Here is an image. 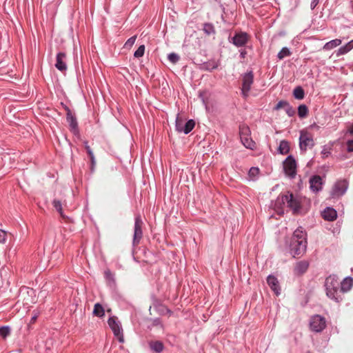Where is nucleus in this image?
<instances>
[{"label": "nucleus", "mask_w": 353, "mask_h": 353, "mask_svg": "<svg viewBox=\"0 0 353 353\" xmlns=\"http://www.w3.org/2000/svg\"><path fill=\"white\" fill-rule=\"evenodd\" d=\"M253 82L254 74L252 70H250L242 75L241 93L245 97L248 95Z\"/></svg>", "instance_id": "f8f14e48"}, {"label": "nucleus", "mask_w": 353, "mask_h": 353, "mask_svg": "<svg viewBox=\"0 0 353 353\" xmlns=\"http://www.w3.org/2000/svg\"><path fill=\"white\" fill-rule=\"evenodd\" d=\"M347 132L350 134L353 135V123L349 127V128L347 130Z\"/></svg>", "instance_id": "3c124183"}, {"label": "nucleus", "mask_w": 353, "mask_h": 353, "mask_svg": "<svg viewBox=\"0 0 353 353\" xmlns=\"http://www.w3.org/2000/svg\"><path fill=\"white\" fill-rule=\"evenodd\" d=\"M259 169L258 168L252 167L248 172V175H249L250 178L254 180L256 176L259 174Z\"/></svg>", "instance_id": "4c0bfd02"}, {"label": "nucleus", "mask_w": 353, "mask_h": 353, "mask_svg": "<svg viewBox=\"0 0 353 353\" xmlns=\"http://www.w3.org/2000/svg\"><path fill=\"white\" fill-rule=\"evenodd\" d=\"M239 57L241 59H244L247 55V51L243 48H239Z\"/></svg>", "instance_id": "c03bdc74"}, {"label": "nucleus", "mask_w": 353, "mask_h": 353, "mask_svg": "<svg viewBox=\"0 0 353 353\" xmlns=\"http://www.w3.org/2000/svg\"><path fill=\"white\" fill-rule=\"evenodd\" d=\"M66 54L63 52H59L56 55V68L61 72H65L67 70V64H66Z\"/></svg>", "instance_id": "4468645a"}, {"label": "nucleus", "mask_w": 353, "mask_h": 353, "mask_svg": "<svg viewBox=\"0 0 353 353\" xmlns=\"http://www.w3.org/2000/svg\"><path fill=\"white\" fill-rule=\"evenodd\" d=\"M251 135V131L248 125L246 124H241L239 125V136L240 139Z\"/></svg>", "instance_id": "cd10ccee"}, {"label": "nucleus", "mask_w": 353, "mask_h": 353, "mask_svg": "<svg viewBox=\"0 0 353 353\" xmlns=\"http://www.w3.org/2000/svg\"><path fill=\"white\" fill-rule=\"evenodd\" d=\"M108 323L110 328L114 333V336L117 339L119 343L124 342L123 331L121 322L118 320L117 317L112 316L108 320Z\"/></svg>", "instance_id": "20e7f679"}, {"label": "nucleus", "mask_w": 353, "mask_h": 353, "mask_svg": "<svg viewBox=\"0 0 353 353\" xmlns=\"http://www.w3.org/2000/svg\"><path fill=\"white\" fill-rule=\"evenodd\" d=\"M342 41L340 39H335L327 42L323 46V50H330L341 44Z\"/></svg>", "instance_id": "393cba45"}, {"label": "nucleus", "mask_w": 353, "mask_h": 353, "mask_svg": "<svg viewBox=\"0 0 353 353\" xmlns=\"http://www.w3.org/2000/svg\"><path fill=\"white\" fill-rule=\"evenodd\" d=\"M66 121L69 124L71 132L74 135H79V130L76 116L73 114L66 115Z\"/></svg>", "instance_id": "2eb2a0df"}, {"label": "nucleus", "mask_w": 353, "mask_h": 353, "mask_svg": "<svg viewBox=\"0 0 353 353\" xmlns=\"http://www.w3.org/2000/svg\"><path fill=\"white\" fill-rule=\"evenodd\" d=\"M148 344L150 348L156 353H161L164 349V345L161 341H151Z\"/></svg>", "instance_id": "412c9836"}, {"label": "nucleus", "mask_w": 353, "mask_h": 353, "mask_svg": "<svg viewBox=\"0 0 353 353\" xmlns=\"http://www.w3.org/2000/svg\"><path fill=\"white\" fill-rule=\"evenodd\" d=\"M284 109L286 114L290 117H294L296 114L295 109L289 103H288Z\"/></svg>", "instance_id": "c9c22d12"}, {"label": "nucleus", "mask_w": 353, "mask_h": 353, "mask_svg": "<svg viewBox=\"0 0 353 353\" xmlns=\"http://www.w3.org/2000/svg\"><path fill=\"white\" fill-rule=\"evenodd\" d=\"M37 316L36 315L32 316V319H31V322H34L37 319Z\"/></svg>", "instance_id": "864d4df0"}, {"label": "nucleus", "mask_w": 353, "mask_h": 353, "mask_svg": "<svg viewBox=\"0 0 353 353\" xmlns=\"http://www.w3.org/2000/svg\"><path fill=\"white\" fill-rule=\"evenodd\" d=\"M307 353H310V352H307Z\"/></svg>", "instance_id": "5fc2aeb1"}, {"label": "nucleus", "mask_w": 353, "mask_h": 353, "mask_svg": "<svg viewBox=\"0 0 353 353\" xmlns=\"http://www.w3.org/2000/svg\"><path fill=\"white\" fill-rule=\"evenodd\" d=\"M321 154L325 157H327L329 155H330L331 152L328 148L324 146L321 151Z\"/></svg>", "instance_id": "49530a36"}, {"label": "nucleus", "mask_w": 353, "mask_h": 353, "mask_svg": "<svg viewBox=\"0 0 353 353\" xmlns=\"http://www.w3.org/2000/svg\"><path fill=\"white\" fill-rule=\"evenodd\" d=\"M293 96L296 99H303L305 97V92L303 88L301 86L296 87L293 90Z\"/></svg>", "instance_id": "c756f323"}, {"label": "nucleus", "mask_w": 353, "mask_h": 353, "mask_svg": "<svg viewBox=\"0 0 353 353\" xmlns=\"http://www.w3.org/2000/svg\"><path fill=\"white\" fill-rule=\"evenodd\" d=\"M136 39H137L136 35L131 37L126 41V42L124 44V47L125 48H132V46L134 44Z\"/></svg>", "instance_id": "a19ab883"}, {"label": "nucleus", "mask_w": 353, "mask_h": 353, "mask_svg": "<svg viewBox=\"0 0 353 353\" xmlns=\"http://www.w3.org/2000/svg\"><path fill=\"white\" fill-rule=\"evenodd\" d=\"M288 101H279L277 104L274 107L273 110H279L280 108H285L286 105L288 104Z\"/></svg>", "instance_id": "79ce46f5"}, {"label": "nucleus", "mask_w": 353, "mask_h": 353, "mask_svg": "<svg viewBox=\"0 0 353 353\" xmlns=\"http://www.w3.org/2000/svg\"><path fill=\"white\" fill-rule=\"evenodd\" d=\"M61 105L63 107L64 110L66 111V115L72 114L71 110L69 108L68 105H65L63 103H61Z\"/></svg>", "instance_id": "8fccbe9b"}, {"label": "nucleus", "mask_w": 353, "mask_h": 353, "mask_svg": "<svg viewBox=\"0 0 353 353\" xmlns=\"http://www.w3.org/2000/svg\"><path fill=\"white\" fill-rule=\"evenodd\" d=\"M319 0H312L310 3V8L314 10L316 6L319 4Z\"/></svg>", "instance_id": "09e8293b"}, {"label": "nucleus", "mask_w": 353, "mask_h": 353, "mask_svg": "<svg viewBox=\"0 0 353 353\" xmlns=\"http://www.w3.org/2000/svg\"><path fill=\"white\" fill-rule=\"evenodd\" d=\"M310 188L313 192H319L323 188V179L319 175H313L309 180Z\"/></svg>", "instance_id": "ddd939ff"}, {"label": "nucleus", "mask_w": 353, "mask_h": 353, "mask_svg": "<svg viewBox=\"0 0 353 353\" xmlns=\"http://www.w3.org/2000/svg\"><path fill=\"white\" fill-rule=\"evenodd\" d=\"M267 283L271 290L275 293L276 296L281 294V288L279 285V281L276 276L270 274L267 277Z\"/></svg>", "instance_id": "dca6fc26"}, {"label": "nucleus", "mask_w": 353, "mask_h": 353, "mask_svg": "<svg viewBox=\"0 0 353 353\" xmlns=\"http://www.w3.org/2000/svg\"><path fill=\"white\" fill-rule=\"evenodd\" d=\"M219 66V63L215 60H209L201 64V68L206 71H212L216 69Z\"/></svg>", "instance_id": "aec40b11"}, {"label": "nucleus", "mask_w": 353, "mask_h": 353, "mask_svg": "<svg viewBox=\"0 0 353 353\" xmlns=\"http://www.w3.org/2000/svg\"><path fill=\"white\" fill-rule=\"evenodd\" d=\"M353 48V39L350 41L345 45L341 46L336 51V56L339 57L347 54Z\"/></svg>", "instance_id": "4be33fe9"}, {"label": "nucleus", "mask_w": 353, "mask_h": 353, "mask_svg": "<svg viewBox=\"0 0 353 353\" xmlns=\"http://www.w3.org/2000/svg\"><path fill=\"white\" fill-rule=\"evenodd\" d=\"M278 152L281 154H288L290 152L289 142L286 140L281 141L278 148Z\"/></svg>", "instance_id": "b1692460"}, {"label": "nucleus", "mask_w": 353, "mask_h": 353, "mask_svg": "<svg viewBox=\"0 0 353 353\" xmlns=\"http://www.w3.org/2000/svg\"><path fill=\"white\" fill-rule=\"evenodd\" d=\"M203 30L206 35H212L216 33L214 26L212 23H204Z\"/></svg>", "instance_id": "bb28decb"}, {"label": "nucleus", "mask_w": 353, "mask_h": 353, "mask_svg": "<svg viewBox=\"0 0 353 353\" xmlns=\"http://www.w3.org/2000/svg\"><path fill=\"white\" fill-rule=\"evenodd\" d=\"M10 334V327L8 325L0 327V336L6 338Z\"/></svg>", "instance_id": "72a5a7b5"}, {"label": "nucleus", "mask_w": 353, "mask_h": 353, "mask_svg": "<svg viewBox=\"0 0 353 353\" xmlns=\"http://www.w3.org/2000/svg\"><path fill=\"white\" fill-rule=\"evenodd\" d=\"M348 188V182L345 179L337 181L333 185L330 192V196L333 199L342 196Z\"/></svg>", "instance_id": "6e6552de"}, {"label": "nucleus", "mask_w": 353, "mask_h": 353, "mask_svg": "<svg viewBox=\"0 0 353 353\" xmlns=\"http://www.w3.org/2000/svg\"><path fill=\"white\" fill-rule=\"evenodd\" d=\"M307 233L302 227L294 230L289 243L290 254L293 257L303 255L307 249Z\"/></svg>", "instance_id": "f257e3e1"}, {"label": "nucleus", "mask_w": 353, "mask_h": 353, "mask_svg": "<svg viewBox=\"0 0 353 353\" xmlns=\"http://www.w3.org/2000/svg\"><path fill=\"white\" fill-rule=\"evenodd\" d=\"M93 315L98 317H103L105 315V310L101 304L97 303L94 306Z\"/></svg>", "instance_id": "c85d7f7f"}, {"label": "nucleus", "mask_w": 353, "mask_h": 353, "mask_svg": "<svg viewBox=\"0 0 353 353\" xmlns=\"http://www.w3.org/2000/svg\"><path fill=\"white\" fill-rule=\"evenodd\" d=\"M340 294L347 292L353 286V278L351 276L345 277L340 282Z\"/></svg>", "instance_id": "f3484780"}, {"label": "nucleus", "mask_w": 353, "mask_h": 353, "mask_svg": "<svg viewBox=\"0 0 353 353\" xmlns=\"http://www.w3.org/2000/svg\"><path fill=\"white\" fill-rule=\"evenodd\" d=\"M340 281L335 274L328 276L325 281V288L326 295L328 298L333 300L336 303H340L343 298L340 294Z\"/></svg>", "instance_id": "f03ea898"}, {"label": "nucleus", "mask_w": 353, "mask_h": 353, "mask_svg": "<svg viewBox=\"0 0 353 353\" xmlns=\"http://www.w3.org/2000/svg\"><path fill=\"white\" fill-rule=\"evenodd\" d=\"M104 276H105V280L108 282V284L110 287L115 286L116 281H115L114 274L110 270H106L104 272Z\"/></svg>", "instance_id": "a878e982"}, {"label": "nucleus", "mask_w": 353, "mask_h": 353, "mask_svg": "<svg viewBox=\"0 0 353 353\" xmlns=\"http://www.w3.org/2000/svg\"><path fill=\"white\" fill-rule=\"evenodd\" d=\"M314 141L312 135L304 130H301L299 137V148L301 151L305 152L307 148H312Z\"/></svg>", "instance_id": "9b49d317"}, {"label": "nucleus", "mask_w": 353, "mask_h": 353, "mask_svg": "<svg viewBox=\"0 0 353 353\" xmlns=\"http://www.w3.org/2000/svg\"><path fill=\"white\" fill-rule=\"evenodd\" d=\"M309 113L308 108L305 104H301L298 107V115L300 118H305Z\"/></svg>", "instance_id": "2f4dec72"}, {"label": "nucleus", "mask_w": 353, "mask_h": 353, "mask_svg": "<svg viewBox=\"0 0 353 353\" xmlns=\"http://www.w3.org/2000/svg\"><path fill=\"white\" fill-rule=\"evenodd\" d=\"M242 144L248 149L254 150L256 148V143L251 138V135L241 139Z\"/></svg>", "instance_id": "5701e85b"}, {"label": "nucleus", "mask_w": 353, "mask_h": 353, "mask_svg": "<svg viewBox=\"0 0 353 353\" xmlns=\"http://www.w3.org/2000/svg\"><path fill=\"white\" fill-rule=\"evenodd\" d=\"M90 171L91 172H93L94 171V169H95V165H96V160H95V158H93V159H90Z\"/></svg>", "instance_id": "de8ad7c7"}, {"label": "nucleus", "mask_w": 353, "mask_h": 353, "mask_svg": "<svg viewBox=\"0 0 353 353\" xmlns=\"http://www.w3.org/2000/svg\"><path fill=\"white\" fill-rule=\"evenodd\" d=\"M195 126V121L193 119H189L186 122L177 115L175 121V130L179 133H184L188 134Z\"/></svg>", "instance_id": "423d86ee"}, {"label": "nucleus", "mask_w": 353, "mask_h": 353, "mask_svg": "<svg viewBox=\"0 0 353 353\" xmlns=\"http://www.w3.org/2000/svg\"><path fill=\"white\" fill-rule=\"evenodd\" d=\"M250 35L243 31H236L232 37H228V41L236 48L245 47L250 40Z\"/></svg>", "instance_id": "39448f33"}, {"label": "nucleus", "mask_w": 353, "mask_h": 353, "mask_svg": "<svg viewBox=\"0 0 353 353\" xmlns=\"http://www.w3.org/2000/svg\"><path fill=\"white\" fill-rule=\"evenodd\" d=\"M309 262L307 261H300L294 266V272L297 275H302L307 270Z\"/></svg>", "instance_id": "a211bd4d"}, {"label": "nucleus", "mask_w": 353, "mask_h": 353, "mask_svg": "<svg viewBox=\"0 0 353 353\" xmlns=\"http://www.w3.org/2000/svg\"><path fill=\"white\" fill-rule=\"evenodd\" d=\"M7 239V232L0 229V243H5Z\"/></svg>", "instance_id": "37998d69"}, {"label": "nucleus", "mask_w": 353, "mask_h": 353, "mask_svg": "<svg viewBox=\"0 0 353 353\" xmlns=\"http://www.w3.org/2000/svg\"><path fill=\"white\" fill-rule=\"evenodd\" d=\"M310 327L312 332H321L326 327L325 319L319 314L312 316L310 321Z\"/></svg>", "instance_id": "1a4fd4ad"}, {"label": "nucleus", "mask_w": 353, "mask_h": 353, "mask_svg": "<svg viewBox=\"0 0 353 353\" xmlns=\"http://www.w3.org/2000/svg\"><path fill=\"white\" fill-rule=\"evenodd\" d=\"M53 207L56 209V210L63 216V208L61 201L58 199H54L52 201Z\"/></svg>", "instance_id": "473e14b6"}, {"label": "nucleus", "mask_w": 353, "mask_h": 353, "mask_svg": "<svg viewBox=\"0 0 353 353\" xmlns=\"http://www.w3.org/2000/svg\"><path fill=\"white\" fill-rule=\"evenodd\" d=\"M283 170L285 174L290 178L293 179L296 175V161L292 155H289L283 161Z\"/></svg>", "instance_id": "0eeeda50"}, {"label": "nucleus", "mask_w": 353, "mask_h": 353, "mask_svg": "<svg viewBox=\"0 0 353 353\" xmlns=\"http://www.w3.org/2000/svg\"><path fill=\"white\" fill-rule=\"evenodd\" d=\"M83 144H84L85 149V150L87 152V154H88V157H89L90 159L95 158L92 150L91 149V148L88 145V142L85 141L83 142Z\"/></svg>", "instance_id": "58836bf2"}, {"label": "nucleus", "mask_w": 353, "mask_h": 353, "mask_svg": "<svg viewBox=\"0 0 353 353\" xmlns=\"http://www.w3.org/2000/svg\"><path fill=\"white\" fill-rule=\"evenodd\" d=\"M292 54V52L288 47H283L277 54V58L279 60H282L285 57H290Z\"/></svg>", "instance_id": "7c9ffc66"}, {"label": "nucleus", "mask_w": 353, "mask_h": 353, "mask_svg": "<svg viewBox=\"0 0 353 353\" xmlns=\"http://www.w3.org/2000/svg\"><path fill=\"white\" fill-rule=\"evenodd\" d=\"M276 206L282 208L283 205H286L287 207L290 208L294 214H296L300 212L301 203L297 197H294L292 193L288 192L286 194H280L276 200Z\"/></svg>", "instance_id": "7ed1b4c3"}, {"label": "nucleus", "mask_w": 353, "mask_h": 353, "mask_svg": "<svg viewBox=\"0 0 353 353\" xmlns=\"http://www.w3.org/2000/svg\"><path fill=\"white\" fill-rule=\"evenodd\" d=\"M145 46L141 45L134 53V57L136 58H141L144 55Z\"/></svg>", "instance_id": "f704fd0d"}, {"label": "nucleus", "mask_w": 353, "mask_h": 353, "mask_svg": "<svg viewBox=\"0 0 353 353\" xmlns=\"http://www.w3.org/2000/svg\"><path fill=\"white\" fill-rule=\"evenodd\" d=\"M166 312L170 315H171L172 314V312L170 309H168V308H166Z\"/></svg>", "instance_id": "603ef678"}, {"label": "nucleus", "mask_w": 353, "mask_h": 353, "mask_svg": "<svg viewBox=\"0 0 353 353\" xmlns=\"http://www.w3.org/2000/svg\"><path fill=\"white\" fill-rule=\"evenodd\" d=\"M150 321H151L152 323L148 327L149 328H152V327L155 326H160L161 328L163 327V325L160 318L150 319Z\"/></svg>", "instance_id": "e433bc0d"}, {"label": "nucleus", "mask_w": 353, "mask_h": 353, "mask_svg": "<svg viewBox=\"0 0 353 353\" xmlns=\"http://www.w3.org/2000/svg\"><path fill=\"white\" fill-rule=\"evenodd\" d=\"M323 218L329 221H332L335 220L337 217L336 211L330 207H327L322 212Z\"/></svg>", "instance_id": "6ab92c4d"}, {"label": "nucleus", "mask_w": 353, "mask_h": 353, "mask_svg": "<svg viewBox=\"0 0 353 353\" xmlns=\"http://www.w3.org/2000/svg\"><path fill=\"white\" fill-rule=\"evenodd\" d=\"M347 150L348 152H353V139L347 141Z\"/></svg>", "instance_id": "a18cd8bd"}, {"label": "nucleus", "mask_w": 353, "mask_h": 353, "mask_svg": "<svg viewBox=\"0 0 353 353\" xmlns=\"http://www.w3.org/2000/svg\"><path fill=\"white\" fill-rule=\"evenodd\" d=\"M168 59L171 63H176L179 61L180 57L177 54L172 52L168 54Z\"/></svg>", "instance_id": "ea45409f"}, {"label": "nucleus", "mask_w": 353, "mask_h": 353, "mask_svg": "<svg viewBox=\"0 0 353 353\" xmlns=\"http://www.w3.org/2000/svg\"><path fill=\"white\" fill-rule=\"evenodd\" d=\"M143 221L140 214H137L134 217V235L132 240V245L134 246L140 243L143 237L142 231Z\"/></svg>", "instance_id": "9d476101"}]
</instances>
